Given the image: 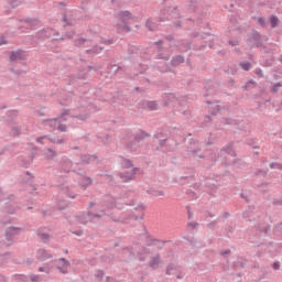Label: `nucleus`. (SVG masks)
Returning <instances> with one entry per match:
<instances>
[{
  "mask_svg": "<svg viewBox=\"0 0 282 282\" xmlns=\"http://www.w3.org/2000/svg\"><path fill=\"white\" fill-rule=\"evenodd\" d=\"M199 153H202V149H195V150L188 151L189 158H199L200 160L204 159V155Z\"/></svg>",
  "mask_w": 282,
  "mask_h": 282,
  "instance_id": "393cba45",
  "label": "nucleus"
},
{
  "mask_svg": "<svg viewBox=\"0 0 282 282\" xmlns=\"http://www.w3.org/2000/svg\"><path fill=\"white\" fill-rule=\"evenodd\" d=\"M22 230V228L13 226L6 229V239L7 241H10L8 246H12V238L17 237V235H20Z\"/></svg>",
  "mask_w": 282,
  "mask_h": 282,
  "instance_id": "1a4fd4ad",
  "label": "nucleus"
},
{
  "mask_svg": "<svg viewBox=\"0 0 282 282\" xmlns=\"http://www.w3.org/2000/svg\"><path fill=\"white\" fill-rule=\"evenodd\" d=\"M272 268H273V270H279V268H280L279 262H274V263L272 264Z\"/></svg>",
  "mask_w": 282,
  "mask_h": 282,
  "instance_id": "bf43d9fd",
  "label": "nucleus"
},
{
  "mask_svg": "<svg viewBox=\"0 0 282 282\" xmlns=\"http://www.w3.org/2000/svg\"><path fill=\"white\" fill-rule=\"evenodd\" d=\"M106 213L105 210H100L99 213H91L88 212L86 214H80L77 216V220L79 224H88V221H96V219H100L101 217H105Z\"/></svg>",
  "mask_w": 282,
  "mask_h": 282,
  "instance_id": "20e7f679",
  "label": "nucleus"
},
{
  "mask_svg": "<svg viewBox=\"0 0 282 282\" xmlns=\"http://www.w3.org/2000/svg\"><path fill=\"white\" fill-rule=\"evenodd\" d=\"M97 160L98 156L96 155L84 154L80 156V164H89L91 162H96Z\"/></svg>",
  "mask_w": 282,
  "mask_h": 282,
  "instance_id": "a211bd4d",
  "label": "nucleus"
},
{
  "mask_svg": "<svg viewBox=\"0 0 282 282\" xmlns=\"http://www.w3.org/2000/svg\"><path fill=\"white\" fill-rule=\"evenodd\" d=\"M135 173H138V167H132L130 172H119L118 177H120L122 182H133V180H135Z\"/></svg>",
  "mask_w": 282,
  "mask_h": 282,
  "instance_id": "6e6552de",
  "label": "nucleus"
},
{
  "mask_svg": "<svg viewBox=\"0 0 282 282\" xmlns=\"http://www.w3.org/2000/svg\"><path fill=\"white\" fill-rule=\"evenodd\" d=\"M152 150L154 153H169L171 151V145L169 144V140L164 137L162 132H156L153 135V141H152Z\"/></svg>",
  "mask_w": 282,
  "mask_h": 282,
  "instance_id": "f03ea898",
  "label": "nucleus"
},
{
  "mask_svg": "<svg viewBox=\"0 0 282 282\" xmlns=\"http://www.w3.org/2000/svg\"><path fill=\"white\" fill-rule=\"evenodd\" d=\"M57 137L43 135L37 138L40 144H45V142H52V144H57Z\"/></svg>",
  "mask_w": 282,
  "mask_h": 282,
  "instance_id": "f3484780",
  "label": "nucleus"
},
{
  "mask_svg": "<svg viewBox=\"0 0 282 282\" xmlns=\"http://www.w3.org/2000/svg\"><path fill=\"white\" fill-rule=\"evenodd\" d=\"M220 151H224L225 153H228V154L232 153V143H228Z\"/></svg>",
  "mask_w": 282,
  "mask_h": 282,
  "instance_id": "c756f323",
  "label": "nucleus"
},
{
  "mask_svg": "<svg viewBox=\"0 0 282 282\" xmlns=\"http://www.w3.org/2000/svg\"><path fill=\"white\" fill-rule=\"evenodd\" d=\"M205 186H207V188H217V184L210 182V180L206 181Z\"/></svg>",
  "mask_w": 282,
  "mask_h": 282,
  "instance_id": "72a5a7b5",
  "label": "nucleus"
},
{
  "mask_svg": "<svg viewBox=\"0 0 282 282\" xmlns=\"http://www.w3.org/2000/svg\"><path fill=\"white\" fill-rule=\"evenodd\" d=\"M120 164L122 169H133V162L129 159L121 158Z\"/></svg>",
  "mask_w": 282,
  "mask_h": 282,
  "instance_id": "412c9836",
  "label": "nucleus"
},
{
  "mask_svg": "<svg viewBox=\"0 0 282 282\" xmlns=\"http://www.w3.org/2000/svg\"><path fill=\"white\" fill-rule=\"evenodd\" d=\"M214 109V113H212V116H217V113H219V108H213Z\"/></svg>",
  "mask_w": 282,
  "mask_h": 282,
  "instance_id": "052dcab7",
  "label": "nucleus"
},
{
  "mask_svg": "<svg viewBox=\"0 0 282 282\" xmlns=\"http://www.w3.org/2000/svg\"><path fill=\"white\" fill-rule=\"evenodd\" d=\"M185 208H186V210H187V217H188V219H193V217H194V214H193V212L191 210V206H185Z\"/></svg>",
  "mask_w": 282,
  "mask_h": 282,
  "instance_id": "ea45409f",
  "label": "nucleus"
},
{
  "mask_svg": "<svg viewBox=\"0 0 282 282\" xmlns=\"http://www.w3.org/2000/svg\"><path fill=\"white\" fill-rule=\"evenodd\" d=\"M270 169H278V171H282V164L281 163H271Z\"/></svg>",
  "mask_w": 282,
  "mask_h": 282,
  "instance_id": "e433bc0d",
  "label": "nucleus"
},
{
  "mask_svg": "<svg viewBox=\"0 0 282 282\" xmlns=\"http://www.w3.org/2000/svg\"><path fill=\"white\" fill-rule=\"evenodd\" d=\"M69 118H74V116H72V115L69 113V110H64V111L62 112L61 117L58 118L59 123H61V122H67V120H69Z\"/></svg>",
  "mask_w": 282,
  "mask_h": 282,
  "instance_id": "4be33fe9",
  "label": "nucleus"
},
{
  "mask_svg": "<svg viewBox=\"0 0 282 282\" xmlns=\"http://www.w3.org/2000/svg\"><path fill=\"white\" fill-rule=\"evenodd\" d=\"M56 263V269L62 273V274H69V268L72 265V262H69L65 258H59L55 260Z\"/></svg>",
  "mask_w": 282,
  "mask_h": 282,
  "instance_id": "0eeeda50",
  "label": "nucleus"
},
{
  "mask_svg": "<svg viewBox=\"0 0 282 282\" xmlns=\"http://www.w3.org/2000/svg\"><path fill=\"white\" fill-rule=\"evenodd\" d=\"M144 205H138L137 207H134V210H144Z\"/></svg>",
  "mask_w": 282,
  "mask_h": 282,
  "instance_id": "6e6d98bb",
  "label": "nucleus"
},
{
  "mask_svg": "<svg viewBox=\"0 0 282 282\" xmlns=\"http://www.w3.org/2000/svg\"><path fill=\"white\" fill-rule=\"evenodd\" d=\"M75 118H78V120H82L83 122H85L89 118V113L78 115V116H75Z\"/></svg>",
  "mask_w": 282,
  "mask_h": 282,
  "instance_id": "f704fd0d",
  "label": "nucleus"
},
{
  "mask_svg": "<svg viewBox=\"0 0 282 282\" xmlns=\"http://www.w3.org/2000/svg\"><path fill=\"white\" fill-rule=\"evenodd\" d=\"M31 281H32V282H36V275L32 274V275H31Z\"/></svg>",
  "mask_w": 282,
  "mask_h": 282,
  "instance_id": "0e129e2a",
  "label": "nucleus"
},
{
  "mask_svg": "<svg viewBox=\"0 0 282 282\" xmlns=\"http://www.w3.org/2000/svg\"><path fill=\"white\" fill-rule=\"evenodd\" d=\"M14 131V135H19V133H21V129L20 128H12Z\"/></svg>",
  "mask_w": 282,
  "mask_h": 282,
  "instance_id": "4d7b16f0",
  "label": "nucleus"
},
{
  "mask_svg": "<svg viewBox=\"0 0 282 282\" xmlns=\"http://www.w3.org/2000/svg\"><path fill=\"white\" fill-rule=\"evenodd\" d=\"M63 193H64V195H66V197H70V199H75L76 198V194L72 193L69 191V187H64L63 188Z\"/></svg>",
  "mask_w": 282,
  "mask_h": 282,
  "instance_id": "cd10ccee",
  "label": "nucleus"
},
{
  "mask_svg": "<svg viewBox=\"0 0 282 282\" xmlns=\"http://www.w3.org/2000/svg\"><path fill=\"white\" fill-rule=\"evenodd\" d=\"M138 253L147 257V254H151V249L143 247L141 248V251H139Z\"/></svg>",
  "mask_w": 282,
  "mask_h": 282,
  "instance_id": "2f4dec72",
  "label": "nucleus"
},
{
  "mask_svg": "<svg viewBox=\"0 0 282 282\" xmlns=\"http://www.w3.org/2000/svg\"><path fill=\"white\" fill-rule=\"evenodd\" d=\"M175 272H177V265L173 264V263H170L167 267H166V271H165V274L167 276H171V274H175Z\"/></svg>",
  "mask_w": 282,
  "mask_h": 282,
  "instance_id": "b1692460",
  "label": "nucleus"
},
{
  "mask_svg": "<svg viewBox=\"0 0 282 282\" xmlns=\"http://www.w3.org/2000/svg\"><path fill=\"white\" fill-rule=\"evenodd\" d=\"M3 197H4L3 191L0 189V199H3Z\"/></svg>",
  "mask_w": 282,
  "mask_h": 282,
  "instance_id": "338daca9",
  "label": "nucleus"
},
{
  "mask_svg": "<svg viewBox=\"0 0 282 282\" xmlns=\"http://www.w3.org/2000/svg\"><path fill=\"white\" fill-rule=\"evenodd\" d=\"M250 214H251V212H249V210L243 212L242 213L243 219H250Z\"/></svg>",
  "mask_w": 282,
  "mask_h": 282,
  "instance_id": "49530a36",
  "label": "nucleus"
},
{
  "mask_svg": "<svg viewBox=\"0 0 282 282\" xmlns=\"http://www.w3.org/2000/svg\"><path fill=\"white\" fill-rule=\"evenodd\" d=\"M132 15L129 11H120L116 19L117 32H129V21H131Z\"/></svg>",
  "mask_w": 282,
  "mask_h": 282,
  "instance_id": "7ed1b4c3",
  "label": "nucleus"
},
{
  "mask_svg": "<svg viewBox=\"0 0 282 282\" xmlns=\"http://www.w3.org/2000/svg\"><path fill=\"white\" fill-rule=\"evenodd\" d=\"M9 3L12 8H17L19 6V0H9Z\"/></svg>",
  "mask_w": 282,
  "mask_h": 282,
  "instance_id": "c03bdc74",
  "label": "nucleus"
},
{
  "mask_svg": "<svg viewBox=\"0 0 282 282\" xmlns=\"http://www.w3.org/2000/svg\"><path fill=\"white\" fill-rule=\"evenodd\" d=\"M161 263L162 258L160 257V253H156L155 256L150 258L149 268H151V270H158Z\"/></svg>",
  "mask_w": 282,
  "mask_h": 282,
  "instance_id": "ddd939ff",
  "label": "nucleus"
},
{
  "mask_svg": "<svg viewBox=\"0 0 282 282\" xmlns=\"http://www.w3.org/2000/svg\"><path fill=\"white\" fill-rule=\"evenodd\" d=\"M129 219H134V221H138V219H140V217L135 216L134 214H130V215H128V217L126 219H121V221L123 224H129Z\"/></svg>",
  "mask_w": 282,
  "mask_h": 282,
  "instance_id": "c85d7f7f",
  "label": "nucleus"
},
{
  "mask_svg": "<svg viewBox=\"0 0 282 282\" xmlns=\"http://www.w3.org/2000/svg\"><path fill=\"white\" fill-rule=\"evenodd\" d=\"M276 25H279V18L272 17L271 18V26L276 28Z\"/></svg>",
  "mask_w": 282,
  "mask_h": 282,
  "instance_id": "c9c22d12",
  "label": "nucleus"
},
{
  "mask_svg": "<svg viewBox=\"0 0 282 282\" xmlns=\"http://www.w3.org/2000/svg\"><path fill=\"white\" fill-rule=\"evenodd\" d=\"M273 206H282V200H273Z\"/></svg>",
  "mask_w": 282,
  "mask_h": 282,
  "instance_id": "13d9d810",
  "label": "nucleus"
},
{
  "mask_svg": "<svg viewBox=\"0 0 282 282\" xmlns=\"http://www.w3.org/2000/svg\"><path fill=\"white\" fill-rule=\"evenodd\" d=\"M95 276L96 279H102V276H105V271L97 270Z\"/></svg>",
  "mask_w": 282,
  "mask_h": 282,
  "instance_id": "58836bf2",
  "label": "nucleus"
},
{
  "mask_svg": "<svg viewBox=\"0 0 282 282\" xmlns=\"http://www.w3.org/2000/svg\"><path fill=\"white\" fill-rule=\"evenodd\" d=\"M149 133L141 131V133L135 134L133 140L128 141L123 144L126 151H128V153H134L138 154L140 153V149L142 148V143L144 142V140H147V138H149Z\"/></svg>",
  "mask_w": 282,
  "mask_h": 282,
  "instance_id": "f257e3e1",
  "label": "nucleus"
},
{
  "mask_svg": "<svg viewBox=\"0 0 282 282\" xmlns=\"http://www.w3.org/2000/svg\"><path fill=\"white\" fill-rule=\"evenodd\" d=\"M262 232H264V235H270V226H265V227L262 229Z\"/></svg>",
  "mask_w": 282,
  "mask_h": 282,
  "instance_id": "09e8293b",
  "label": "nucleus"
},
{
  "mask_svg": "<svg viewBox=\"0 0 282 282\" xmlns=\"http://www.w3.org/2000/svg\"><path fill=\"white\" fill-rule=\"evenodd\" d=\"M242 69H245V72H248L250 69V67H252V65L250 63H243L241 64Z\"/></svg>",
  "mask_w": 282,
  "mask_h": 282,
  "instance_id": "a19ab883",
  "label": "nucleus"
},
{
  "mask_svg": "<svg viewBox=\"0 0 282 282\" xmlns=\"http://www.w3.org/2000/svg\"><path fill=\"white\" fill-rule=\"evenodd\" d=\"M39 272H45V274H50V267L47 265L40 267Z\"/></svg>",
  "mask_w": 282,
  "mask_h": 282,
  "instance_id": "4c0bfd02",
  "label": "nucleus"
},
{
  "mask_svg": "<svg viewBox=\"0 0 282 282\" xmlns=\"http://www.w3.org/2000/svg\"><path fill=\"white\" fill-rule=\"evenodd\" d=\"M79 163H74L69 158L62 156L61 159V171L63 173H77L76 166H78Z\"/></svg>",
  "mask_w": 282,
  "mask_h": 282,
  "instance_id": "39448f33",
  "label": "nucleus"
},
{
  "mask_svg": "<svg viewBox=\"0 0 282 282\" xmlns=\"http://www.w3.org/2000/svg\"><path fill=\"white\" fill-rule=\"evenodd\" d=\"M31 263H32V261H30V260H26V261H25V264H26V265H30Z\"/></svg>",
  "mask_w": 282,
  "mask_h": 282,
  "instance_id": "774afa93",
  "label": "nucleus"
},
{
  "mask_svg": "<svg viewBox=\"0 0 282 282\" xmlns=\"http://www.w3.org/2000/svg\"><path fill=\"white\" fill-rule=\"evenodd\" d=\"M3 213H7L8 215H13L15 208L14 204L12 203H6V207L2 208Z\"/></svg>",
  "mask_w": 282,
  "mask_h": 282,
  "instance_id": "5701e85b",
  "label": "nucleus"
},
{
  "mask_svg": "<svg viewBox=\"0 0 282 282\" xmlns=\"http://www.w3.org/2000/svg\"><path fill=\"white\" fill-rule=\"evenodd\" d=\"M217 224H219V220H218V219L212 220L210 223L207 224V227H208L210 230H215V228L217 227Z\"/></svg>",
  "mask_w": 282,
  "mask_h": 282,
  "instance_id": "7c9ffc66",
  "label": "nucleus"
},
{
  "mask_svg": "<svg viewBox=\"0 0 282 282\" xmlns=\"http://www.w3.org/2000/svg\"><path fill=\"white\" fill-rule=\"evenodd\" d=\"M21 28L24 30H34L36 28V19L28 18L25 20H20Z\"/></svg>",
  "mask_w": 282,
  "mask_h": 282,
  "instance_id": "9b49d317",
  "label": "nucleus"
},
{
  "mask_svg": "<svg viewBox=\"0 0 282 282\" xmlns=\"http://www.w3.org/2000/svg\"><path fill=\"white\" fill-rule=\"evenodd\" d=\"M34 174L30 173V171L25 172V176L22 178V184H26L32 191H36V186L34 185Z\"/></svg>",
  "mask_w": 282,
  "mask_h": 282,
  "instance_id": "9d476101",
  "label": "nucleus"
},
{
  "mask_svg": "<svg viewBox=\"0 0 282 282\" xmlns=\"http://www.w3.org/2000/svg\"><path fill=\"white\" fill-rule=\"evenodd\" d=\"M137 254H138V257H139V261H141V262L147 261V256H144V254H142V253H137Z\"/></svg>",
  "mask_w": 282,
  "mask_h": 282,
  "instance_id": "de8ad7c7",
  "label": "nucleus"
},
{
  "mask_svg": "<svg viewBox=\"0 0 282 282\" xmlns=\"http://www.w3.org/2000/svg\"><path fill=\"white\" fill-rule=\"evenodd\" d=\"M149 194L153 197H162L164 196V191L149 189Z\"/></svg>",
  "mask_w": 282,
  "mask_h": 282,
  "instance_id": "a878e982",
  "label": "nucleus"
},
{
  "mask_svg": "<svg viewBox=\"0 0 282 282\" xmlns=\"http://www.w3.org/2000/svg\"><path fill=\"white\" fill-rule=\"evenodd\" d=\"M181 113H183L184 116H191V110H188V108H185V110H181Z\"/></svg>",
  "mask_w": 282,
  "mask_h": 282,
  "instance_id": "3c124183",
  "label": "nucleus"
},
{
  "mask_svg": "<svg viewBox=\"0 0 282 282\" xmlns=\"http://www.w3.org/2000/svg\"><path fill=\"white\" fill-rule=\"evenodd\" d=\"M186 195H189V197H195V199H197V194H195V192L187 189L186 191Z\"/></svg>",
  "mask_w": 282,
  "mask_h": 282,
  "instance_id": "a18cd8bd",
  "label": "nucleus"
},
{
  "mask_svg": "<svg viewBox=\"0 0 282 282\" xmlns=\"http://www.w3.org/2000/svg\"><path fill=\"white\" fill-rule=\"evenodd\" d=\"M248 143H249L253 149H259V144H257V142H254V140L249 139Z\"/></svg>",
  "mask_w": 282,
  "mask_h": 282,
  "instance_id": "79ce46f5",
  "label": "nucleus"
},
{
  "mask_svg": "<svg viewBox=\"0 0 282 282\" xmlns=\"http://www.w3.org/2000/svg\"><path fill=\"white\" fill-rule=\"evenodd\" d=\"M83 230L73 231V235H76L77 237H83Z\"/></svg>",
  "mask_w": 282,
  "mask_h": 282,
  "instance_id": "603ef678",
  "label": "nucleus"
},
{
  "mask_svg": "<svg viewBox=\"0 0 282 282\" xmlns=\"http://www.w3.org/2000/svg\"><path fill=\"white\" fill-rule=\"evenodd\" d=\"M67 142V139H58L57 138V144H65Z\"/></svg>",
  "mask_w": 282,
  "mask_h": 282,
  "instance_id": "5fc2aeb1",
  "label": "nucleus"
},
{
  "mask_svg": "<svg viewBox=\"0 0 282 282\" xmlns=\"http://www.w3.org/2000/svg\"><path fill=\"white\" fill-rule=\"evenodd\" d=\"M123 254H124V257H128V259L135 258V253H133V251H131V249H129V248L123 249Z\"/></svg>",
  "mask_w": 282,
  "mask_h": 282,
  "instance_id": "bb28decb",
  "label": "nucleus"
},
{
  "mask_svg": "<svg viewBox=\"0 0 282 282\" xmlns=\"http://www.w3.org/2000/svg\"><path fill=\"white\" fill-rule=\"evenodd\" d=\"M37 254V261H47V259H52V253L45 249H40Z\"/></svg>",
  "mask_w": 282,
  "mask_h": 282,
  "instance_id": "2eb2a0df",
  "label": "nucleus"
},
{
  "mask_svg": "<svg viewBox=\"0 0 282 282\" xmlns=\"http://www.w3.org/2000/svg\"><path fill=\"white\" fill-rule=\"evenodd\" d=\"M44 158L45 160H55V158H58V152L52 148H47L44 150Z\"/></svg>",
  "mask_w": 282,
  "mask_h": 282,
  "instance_id": "dca6fc26",
  "label": "nucleus"
},
{
  "mask_svg": "<svg viewBox=\"0 0 282 282\" xmlns=\"http://www.w3.org/2000/svg\"><path fill=\"white\" fill-rule=\"evenodd\" d=\"M220 254H221V257H226L227 254H230V249L221 251Z\"/></svg>",
  "mask_w": 282,
  "mask_h": 282,
  "instance_id": "864d4df0",
  "label": "nucleus"
},
{
  "mask_svg": "<svg viewBox=\"0 0 282 282\" xmlns=\"http://www.w3.org/2000/svg\"><path fill=\"white\" fill-rule=\"evenodd\" d=\"M94 184V180L89 176L82 175V178L79 181V186L83 191H87L88 186H91Z\"/></svg>",
  "mask_w": 282,
  "mask_h": 282,
  "instance_id": "4468645a",
  "label": "nucleus"
},
{
  "mask_svg": "<svg viewBox=\"0 0 282 282\" xmlns=\"http://www.w3.org/2000/svg\"><path fill=\"white\" fill-rule=\"evenodd\" d=\"M229 216H230V214H228V212H225V213L223 214V217H225V219H228Z\"/></svg>",
  "mask_w": 282,
  "mask_h": 282,
  "instance_id": "680f3d73",
  "label": "nucleus"
},
{
  "mask_svg": "<svg viewBox=\"0 0 282 282\" xmlns=\"http://www.w3.org/2000/svg\"><path fill=\"white\" fill-rule=\"evenodd\" d=\"M134 205H135L134 200H130V202L128 203V206H134Z\"/></svg>",
  "mask_w": 282,
  "mask_h": 282,
  "instance_id": "69168bd1",
  "label": "nucleus"
},
{
  "mask_svg": "<svg viewBox=\"0 0 282 282\" xmlns=\"http://www.w3.org/2000/svg\"><path fill=\"white\" fill-rule=\"evenodd\" d=\"M57 131H59V133H65V131H67V126L59 123L57 126Z\"/></svg>",
  "mask_w": 282,
  "mask_h": 282,
  "instance_id": "473e14b6",
  "label": "nucleus"
},
{
  "mask_svg": "<svg viewBox=\"0 0 282 282\" xmlns=\"http://www.w3.org/2000/svg\"><path fill=\"white\" fill-rule=\"evenodd\" d=\"M0 45H8V41H6L4 36L0 37Z\"/></svg>",
  "mask_w": 282,
  "mask_h": 282,
  "instance_id": "8fccbe9b",
  "label": "nucleus"
},
{
  "mask_svg": "<svg viewBox=\"0 0 282 282\" xmlns=\"http://www.w3.org/2000/svg\"><path fill=\"white\" fill-rule=\"evenodd\" d=\"M9 61L11 65H14V63H19L20 61H28V52L21 48L12 51L10 52Z\"/></svg>",
  "mask_w": 282,
  "mask_h": 282,
  "instance_id": "423d86ee",
  "label": "nucleus"
},
{
  "mask_svg": "<svg viewBox=\"0 0 282 282\" xmlns=\"http://www.w3.org/2000/svg\"><path fill=\"white\" fill-rule=\"evenodd\" d=\"M42 214H43L44 217H47V215H50V212H47V210H42Z\"/></svg>",
  "mask_w": 282,
  "mask_h": 282,
  "instance_id": "e2e57ef3",
  "label": "nucleus"
},
{
  "mask_svg": "<svg viewBox=\"0 0 282 282\" xmlns=\"http://www.w3.org/2000/svg\"><path fill=\"white\" fill-rule=\"evenodd\" d=\"M56 122H58L57 119H45L42 124L46 131L52 132L56 130Z\"/></svg>",
  "mask_w": 282,
  "mask_h": 282,
  "instance_id": "f8f14e48",
  "label": "nucleus"
},
{
  "mask_svg": "<svg viewBox=\"0 0 282 282\" xmlns=\"http://www.w3.org/2000/svg\"><path fill=\"white\" fill-rule=\"evenodd\" d=\"M19 111L17 110H9L7 111L4 116V122H14V119L17 118Z\"/></svg>",
  "mask_w": 282,
  "mask_h": 282,
  "instance_id": "aec40b11",
  "label": "nucleus"
},
{
  "mask_svg": "<svg viewBox=\"0 0 282 282\" xmlns=\"http://www.w3.org/2000/svg\"><path fill=\"white\" fill-rule=\"evenodd\" d=\"M187 226H188L192 230H195V228H197V226H199V223H188Z\"/></svg>",
  "mask_w": 282,
  "mask_h": 282,
  "instance_id": "37998d69",
  "label": "nucleus"
},
{
  "mask_svg": "<svg viewBox=\"0 0 282 282\" xmlns=\"http://www.w3.org/2000/svg\"><path fill=\"white\" fill-rule=\"evenodd\" d=\"M37 238L42 243H50V241H52V236L43 231H37Z\"/></svg>",
  "mask_w": 282,
  "mask_h": 282,
  "instance_id": "6ab92c4d",
  "label": "nucleus"
}]
</instances>
